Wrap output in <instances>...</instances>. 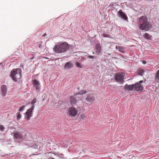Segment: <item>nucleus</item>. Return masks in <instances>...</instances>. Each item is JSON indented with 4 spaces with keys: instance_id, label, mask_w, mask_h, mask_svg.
Here are the masks:
<instances>
[{
    "instance_id": "nucleus-36",
    "label": "nucleus",
    "mask_w": 159,
    "mask_h": 159,
    "mask_svg": "<svg viewBox=\"0 0 159 159\" xmlns=\"http://www.w3.org/2000/svg\"><path fill=\"white\" fill-rule=\"evenodd\" d=\"M109 55H110L111 54L110 53H107Z\"/></svg>"
},
{
    "instance_id": "nucleus-11",
    "label": "nucleus",
    "mask_w": 159,
    "mask_h": 159,
    "mask_svg": "<svg viewBox=\"0 0 159 159\" xmlns=\"http://www.w3.org/2000/svg\"><path fill=\"white\" fill-rule=\"evenodd\" d=\"M33 84L37 90H39L40 89V84L38 81L36 80H34L33 81Z\"/></svg>"
},
{
    "instance_id": "nucleus-8",
    "label": "nucleus",
    "mask_w": 159,
    "mask_h": 159,
    "mask_svg": "<svg viewBox=\"0 0 159 159\" xmlns=\"http://www.w3.org/2000/svg\"><path fill=\"white\" fill-rule=\"evenodd\" d=\"M115 78L117 81L123 82L124 78V75L123 73H118L115 75Z\"/></svg>"
},
{
    "instance_id": "nucleus-29",
    "label": "nucleus",
    "mask_w": 159,
    "mask_h": 159,
    "mask_svg": "<svg viewBox=\"0 0 159 159\" xmlns=\"http://www.w3.org/2000/svg\"><path fill=\"white\" fill-rule=\"evenodd\" d=\"M4 129V127L3 125H0V130H3Z\"/></svg>"
},
{
    "instance_id": "nucleus-18",
    "label": "nucleus",
    "mask_w": 159,
    "mask_h": 159,
    "mask_svg": "<svg viewBox=\"0 0 159 159\" xmlns=\"http://www.w3.org/2000/svg\"><path fill=\"white\" fill-rule=\"evenodd\" d=\"M144 72V71L143 69H139L138 70L137 73L139 75L142 76L143 75Z\"/></svg>"
},
{
    "instance_id": "nucleus-34",
    "label": "nucleus",
    "mask_w": 159,
    "mask_h": 159,
    "mask_svg": "<svg viewBox=\"0 0 159 159\" xmlns=\"http://www.w3.org/2000/svg\"><path fill=\"white\" fill-rule=\"evenodd\" d=\"M143 82V80H140V81L139 82V84L141 83H142Z\"/></svg>"
},
{
    "instance_id": "nucleus-19",
    "label": "nucleus",
    "mask_w": 159,
    "mask_h": 159,
    "mask_svg": "<svg viewBox=\"0 0 159 159\" xmlns=\"http://www.w3.org/2000/svg\"><path fill=\"white\" fill-rule=\"evenodd\" d=\"M74 96L78 100L82 99V96L81 95V94H80L79 93L75 94V95H74Z\"/></svg>"
},
{
    "instance_id": "nucleus-22",
    "label": "nucleus",
    "mask_w": 159,
    "mask_h": 159,
    "mask_svg": "<svg viewBox=\"0 0 159 159\" xmlns=\"http://www.w3.org/2000/svg\"><path fill=\"white\" fill-rule=\"evenodd\" d=\"M87 93V91L84 90H82L80 91L79 92V93L82 96L83 95Z\"/></svg>"
},
{
    "instance_id": "nucleus-27",
    "label": "nucleus",
    "mask_w": 159,
    "mask_h": 159,
    "mask_svg": "<svg viewBox=\"0 0 159 159\" xmlns=\"http://www.w3.org/2000/svg\"><path fill=\"white\" fill-rule=\"evenodd\" d=\"M88 57L90 59H95L96 57L95 56L90 55L88 56Z\"/></svg>"
},
{
    "instance_id": "nucleus-10",
    "label": "nucleus",
    "mask_w": 159,
    "mask_h": 159,
    "mask_svg": "<svg viewBox=\"0 0 159 159\" xmlns=\"http://www.w3.org/2000/svg\"><path fill=\"white\" fill-rule=\"evenodd\" d=\"M95 50L97 54H99L102 52V48L99 43H97L95 45Z\"/></svg>"
},
{
    "instance_id": "nucleus-1",
    "label": "nucleus",
    "mask_w": 159,
    "mask_h": 159,
    "mask_svg": "<svg viewBox=\"0 0 159 159\" xmlns=\"http://www.w3.org/2000/svg\"><path fill=\"white\" fill-rule=\"evenodd\" d=\"M140 29L142 30L147 31L151 28V25L148 22V18L144 16L141 17L139 20Z\"/></svg>"
},
{
    "instance_id": "nucleus-12",
    "label": "nucleus",
    "mask_w": 159,
    "mask_h": 159,
    "mask_svg": "<svg viewBox=\"0 0 159 159\" xmlns=\"http://www.w3.org/2000/svg\"><path fill=\"white\" fill-rule=\"evenodd\" d=\"M1 93L2 96H5L7 93V87L6 85H3L2 86Z\"/></svg>"
},
{
    "instance_id": "nucleus-15",
    "label": "nucleus",
    "mask_w": 159,
    "mask_h": 159,
    "mask_svg": "<svg viewBox=\"0 0 159 159\" xmlns=\"http://www.w3.org/2000/svg\"><path fill=\"white\" fill-rule=\"evenodd\" d=\"M73 64L70 62H66L64 66V68L66 69H69L72 68Z\"/></svg>"
},
{
    "instance_id": "nucleus-32",
    "label": "nucleus",
    "mask_w": 159,
    "mask_h": 159,
    "mask_svg": "<svg viewBox=\"0 0 159 159\" xmlns=\"http://www.w3.org/2000/svg\"><path fill=\"white\" fill-rule=\"evenodd\" d=\"M51 154L53 156H55L57 157V155H55L53 153H51Z\"/></svg>"
},
{
    "instance_id": "nucleus-37",
    "label": "nucleus",
    "mask_w": 159,
    "mask_h": 159,
    "mask_svg": "<svg viewBox=\"0 0 159 159\" xmlns=\"http://www.w3.org/2000/svg\"><path fill=\"white\" fill-rule=\"evenodd\" d=\"M93 54H94V52H93Z\"/></svg>"
},
{
    "instance_id": "nucleus-17",
    "label": "nucleus",
    "mask_w": 159,
    "mask_h": 159,
    "mask_svg": "<svg viewBox=\"0 0 159 159\" xmlns=\"http://www.w3.org/2000/svg\"><path fill=\"white\" fill-rule=\"evenodd\" d=\"M70 100L71 104L72 105L75 104L76 103L77 100L74 96L70 97Z\"/></svg>"
},
{
    "instance_id": "nucleus-24",
    "label": "nucleus",
    "mask_w": 159,
    "mask_h": 159,
    "mask_svg": "<svg viewBox=\"0 0 159 159\" xmlns=\"http://www.w3.org/2000/svg\"><path fill=\"white\" fill-rule=\"evenodd\" d=\"M75 65L78 67L80 68H82V67L81 66V64L78 62H76L75 63Z\"/></svg>"
},
{
    "instance_id": "nucleus-2",
    "label": "nucleus",
    "mask_w": 159,
    "mask_h": 159,
    "mask_svg": "<svg viewBox=\"0 0 159 159\" xmlns=\"http://www.w3.org/2000/svg\"><path fill=\"white\" fill-rule=\"evenodd\" d=\"M69 48V45L66 42H64L59 45L54 46V51L57 53H62L67 51Z\"/></svg>"
},
{
    "instance_id": "nucleus-33",
    "label": "nucleus",
    "mask_w": 159,
    "mask_h": 159,
    "mask_svg": "<svg viewBox=\"0 0 159 159\" xmlns=\"http://www.w3.org/2000/svg\"><path fill=\"white\" fill-rule=\"evenodd\" d=\"M146 61H143V63L144 64H145L146 63Z\"/></svg>"
},
{
    "instance_id": "nucleus-16",
    "label": "nucleus",
    "mask_w": 159,
    "mask_h": 159,
    "mask_svg": "<svg viewBox=\"0 0 159 159\" xmlns=\"http://www.w3.org/2000/svg\"><path fill=\"white\" fill-rule=\"evenodd\" d=\"M116 50H118L119 52L125 53V50L123 47L121 46H116Z\"/></svg>"
},
{
    "instance_id": "nucleus-20",
    "label": "nucleus",
    "mask_w": 159,
    "mask_h": 159,
    "mask_svg": "<svg viewBox=\"0 0 159 159\" xmlns=\"http://www.w3.org/2000/svg\"><path fill=\"white\" fill-rule=\"evenodd\" d=\"M144 37L148 39H150L152 37L151 36L147 33H145L144 34Z\"/></svg>"
},
{
    "instance_id": "nucleus-23",
    "label": "nucleus",
    "mask_w": 159,
    "mask_h": 159,
    "mask_svg": "<svg viewBox=\"0 0 159 159\" xmlns=\"http://www.w3.org/2000/svg\"><path fill=\"white\" fill-rule=\"evenodd\" d=\"M17 115V119L18 120H19L21 117V115L20 112H18L16 114Z\"/></svg>"
},
{
    "instance_id": "nucleus-28",
    "label": "nucleus",
    "mask_w": 159,
    "mask_h": 159,
    "mask_svg": "<svg viewBox=\"0 0 159 159\" xmlns=\"http://www.w3.org/2000/svg\"><path fill=\"white\" fill-rule=\"evenodd\" d=\"M80 118L82 119H84L85 118V115L84 114H82L80 116Z\"/></svg>"
},
{
    "instance_id": "nucleus-6",
    "label": "nucleus",
    "mask_w": 159,
    "mask_h": 159,
    "mask_svg": "<svg viewBox=\"0 0 159 159\" xmlns=\"http://www.w3.org/2000/svg\"><path fill=\"white\" fill-rule=\"evenodd\" d=\"M34 109V106L32 107L31 108L28 109L26 111L25 114L26 116H25V119L27 120H29L30 118L32 116L33 110Z\"/></svg>"
},
{
    "instance_id": "nucleus-35",
    "label": "nucleus",
    "mask_w": 159,
    "mask_h": 159,
    "mask_svg": "<svg viewBox=\"0 0 159 159\" xmlns=\"http://www.w3.org/2000/svg\"><path fill=\"white\" fill-rule=\"evenodd\" d=\"M50 158L51 159H55L54 157H50Z\"/></svg>"
},
{
    "instance_id": "nucleus-9",
    "label": "nucleus",
    "mask_w": 159,
    "mask_h": 159,
    "mask_svg": "<svg viewBox=\"0 0 159 159\" xmlns=\"http://www.w3.org/2000/svg\"><path fill=\"white\" fill-rule=\"evenodd\" d=\"M95 100V97L93 96V94L91 93L87 95L86 98V100L88 102L92 103Z\"/></svg>"
},
{
    "instance_id": "nucleus-26",
    "label": "nucleus",
    "mask_w": 159,
    "mask_h": 159,
    "mask_svg": "<svg viewBox=\"0 0 159 159\" xmlns=\"http://www.w3.org/2000/svg\"><path fill=\"white\" fill-rule=\"evenodd\" d=\"M25 107V105H23L21 107H20L19 109V111H22L24 109V108Z\"/></svg>"
},
{
    "instance_id": "nucleus-13",
    "label": "nucleus",
    "mask_w": 159,
    "mask_h": 159,
    "mask_svg": "<svg viewBox=\"0 0 159 159\" xmlns=\"http://www.w3.org/2000/svg\"><path fill=\"white\" fill-rule=\"evenodd\" d=\"M124 89L126 90L131 91L134 89V84L128 85L126 84L124 87Z\"/></svg>"
},
{
    "instance_id": "nucleus-4",
    "label": "nucleus",
    "mask_w": 159,
    "mask_h": 159,
    "mask_svg": "<svg viewBox=\"0 0 159 159\" xmlns=\"http://www.w3.org/2000/svg\"><path fill=\"white\" fill-rule=\"evenodd\" d=\"M14 138L16 139H25L26 135V134L25 131L20 133L19 132L16 131L12 133Z\"/></svg>"
},
{
    "instance_id": "nucleus-31",
    "label": "nucleus",
    "mask_w": 159,
    "mask_h": 159,
    "mask_svg": "<svg viewBox=\"0 0 159 159\" xmlns=\"http://www.w3.org/2000/svg\"><path fill=\"white\" fill-rule=\"evenodd\" d=\"M103 36L104 37H108L109 35L107 34H103Z\"/></svg>"
},
{
    "instance_id": "nucleus-7",
    "label": "nucleus",
    "mask_w": 159,
    "mask_h": 159,
    "mask_svg": "<svg viewBox=\"0 0 159 159\" xmlns=\"http://www.w3.org/2000/svg\"><path fill=\"white\" fill-rule=\"evenodd\" d=\"M134 89L135 91L142 92L143 89V86L139 83H136L134 84Z\"/></svg>"
},
{
    "instance_id": "nucleus-30",
    "label": "nucleus",
    "mask_w": 159,
    "mask_h": 159,
    "mask_svg": "<svg viewBox=\"0 0 159 159\" xmlns=\"http://www.w3.org/2000/svg\"><path fill=\"white\" fill-rule=\"evenodd\" d=\"M43 97L42 99L43 101L44 100L46 99L47 98V96L46 94L43 95Z\"/></svg>"
},
{
    "instance_id": "nucleus-3",
    "label": "nucleus",
    "mask_w": 159,
    "mask_h": 159,
    "mask_svg": "<svg viewBox=\"0 0 159 159\" xmlns=\"http://www.w3.org/2000/svg\"><path fill=\"white\" fill-rule=\"evenodd\" d=\"M11 76L12 79L15 81H17L21 76V70L19 68L15 69L11 72Z\"/></svg>"
},
{
    "instance_id": "nucleus-25",
    "label": "nucleus",
    "mask_w": 159,
    "mask_h": 159,
    "mask_svg": "<svg viewBox=\"0 0 159 159\" xmlns=\"http://www.w3.org/2000/svg\"><path fill=\"white\" fill-rule=\"evenodd\" d=\"M155 77L157 79L159 80V70L157 71Z\"/></svg>"
},
{
    "instance_id": "nucleus-21",
    "label": "nucleus",
    "mask_w": 159,
    "mask_h": 159,
    "mask_svg": "<svg viewBox=\"0 0 159 159\" xmlns=\"http://www.w3.org/2000/svg\"><path fill=\"white\" fill-rule=\"evenodd\" d=\"M37 100L36 98H34L31 101V104L32 105V107L34 106V108L35 107V105H34V103H35L36 102Z\"/></svg>"
},
{
    "instance_id": "nucleus-14",
    "label": "nucleus",
    "mask_w": 159,
    "mask_h": 159,
    "mask_svg": "<svg viewBox=\"0 0 159 159\" xmlns=\"http://www.w3.org/2000/svg\"><path fill=\"white\" fill-rule=\"evenodd\" d=\"M118 14L119 16L125 20H126L127 19V17L126 15L124 13L122 10H119L118 12Z\"/></svg>"
},
{
    "instance_id": "nucleus-5",
    "label": "nucleus",
    "mask_w": 159,
    "mask_h": 159,
    "mask_svg": "<svg viewBox=\"0 0 159 159\" xmlns=\"http://www.w3.org/2000/svg\"><path fill=\"white\" fill-rule=\"evenodd\" d=\"M78 111L74 107H70L69 108L68 114L70 117H75L78 114Z\"/></svg>"
}]
</instances>
